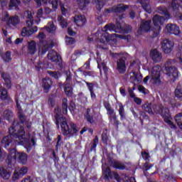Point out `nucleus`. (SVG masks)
<instances>
[{"instance_id":"27","label":"nucleus","mask_w":182,"mask_h":182,"mask_svg":"<svg viewBox=\"0 0 182 182\" xmlns=\"http://www.w3.org/2000/svg\"><path fill=\"white\" fill-rule=\"evenodd\" d=\"M20 22L19 17L17 16H11L7 21V25L9 26H16Z\"/></svg>"},{"instance_id":"43","label":"nucleus","mask_w":182,"mask_h":182,"mask_svg":"<svg viewBox=\"0 0 182 182\" xmlns=\"http://www.w3.org/2000/svg\"><path fill=\"white\" fill-rule=\"evenodd\" d=\"M58 21L60 22V25L63 28H67L68 27V21L65 20V18H63V16H58Z\"/></svg>"},{"instance_id":"64","label":"nucleus","mask_w":182,"mask_h":182,"mask_svg":"<svg viewBox=\"0 0 182 182\" xmlns=\"http://www.w3.org/2000/svg\"><path fill=\"white\" fill-rule=\"evenodd\" d=\"M21 182H33V179L31 176H27L26 178L22 180Z\"/></svg>"},{"instance_id":"26","label":"nucleus","mask_w":182,"mask_h":182,"mask_svg":"<svg viewBox=\"0 0 182 182\" xmlns=\"http://www.w3.org/2000/svg\"><path fill=\"white\" fill-rule=\"evenodd\" d=\"M0 177L4 180H9L11 178V171L3 167H0Z\"/></svg>"},{"instance_id":"3","label":"nucleus","mask_w":182,"mask_h":182,"mask_svg":"<svg viewBox=\"0 0 182 182\" xmlns=\"http://www.w3.org/2000/svg\"><path fill=\"white\" fill-rule=\"evenodd\" d=\"M109 32H122V26L120 23L117 24L116 26L114 24H107L104 27L102 32H97L96 35H100V38L97 39V42H100V43H106L110 41V35Z\"/></svg>"},{"instance_id":"59","label":"nucleus","mask_w":182,"mask_h":182,"mask_svg":"<svg viewBox=\"0 0 182 182\" xmlns=\"http://www.w3.org/2000/svg\"><path fill=\"white\" fill-rule=\"evenodd\" d=\"M132 26H129V25L126 24V25L124 26V32H126L127 33H129L132 32Z\"/></svg>"},{"instance_id":"15","label":"nucleus","mask_w":182,"mask_h":182,"mask_svg":"<svg viewBox=\"0 0 182 182\" xmlns=\"http://www.w3.org/2000/svg\"><path fill=\"white\" fill-rule=\"evenodd\" d=\"M28 173V168L26 166H23L18 169H16L14 175H13V180H18L19 177H23L25 174Z\"/></svg>"},{"instance_id":"20","label":"nucleus","mask_w":182,"mask_h":182,"mask_svg":"<svg viewBox=\"0 0 182 182\" xmlns=\"http://www.w3.org/2000/svg\"><path fill=\"white\" fill-rule=\"evenodd\" d=\"M150 56L154 62L156 63H159V62H161V59H163V55L160 53L157 49L152 50L151 51Z\"/></svg>"},{"instance_id":"50","label":"nucleus","mask_w":182,"mask_h":182,"mask_svg":"<svg viewBox=\"0 0 182 182\" xmlns=\"http://www.w3.org/2000/svg\"><path fill=\"white\" fill-rule=\"evenodd\" d=\"M97 63H98V69H100V70L102 69L105 73H106L107 71V66H106V63H105V62L100 63L99 61H97Z\"/></svg>"},{"instance_id":"10","label":"nucleus","mask_w":182,"mask_h":182,"mask_svg":"<svg viewBox=\"0 0 182 182\" xmlns=\"http://www.w3.org/2000/svg\"><path fill=\"white\" fill-rule=\"evenodd\" d=\"M18 117L19 118L20 123H21V124H23V123H25V124H26V132H25V136H26V133H27V136H26V137H29V136H30V137L31 138L32 136H34L36 138L35 134H33V135L29 134V132H31V127L32 126V123L29 121H26V117L25 116V114H23L22 112H20L18 114Z\"/></svg>"},{"instance_id":"34","label":"nucleus","mask_w":182,"mask_h":182,"mask_svg":"<svg viewBox=\"0 0 182 182\" xmlns=\"http://www.w3.org/2000/svg\"><path fill=\"white\" fill-rule=\"evenodd\" d=\"M70 80H72V75H70V73H67L66 80L64 83V90L73 89L72 85L70 84Z\"/></svg>"},{"instance_id":"28","label":"nucleus","mask_w":182,"mask_h":182,"mask_svg":"<svg viewBox=\"0 0 182 182\" xmlns=\"http://www.w3.org/2000/svg\"><path fill=\"white\" fill-rule=\"evenodd\" d=\"M1 77L4 79L5 82V85L6 86L7 89H11L12 84L11 82V76H9V74L6 73H1Z\"/></svg>"},{"instance_id":"24","label":"nucleus","mask_w":182,"mask_h":182,"mask_svg":"<svg viewBox=\"0 0 182 182\" xmlns=\"http://www.w3.org/2000/svg\"><path fill=\"white\" fill-rule=\"evenodd\" d=\"M139 4H141L143 9L148 14H151V6H150V0H137Z\"/></svg>"},{"instance_id":"40","label":"nucleus","mask_w":182,"mask_h":182,"mask_svg":"<svg viewBox=\"0 0 182 182\" xmlns=\"http://www.w3.org/2000/svg\"><path fill=\"white\" fill-rule=\"evenodd\" d=\"M1 58L4 60V62H11L12 60V57L11 55V52L6 51V53L1 54Z\"/></svg>"},{"instance_id":"47","label":"nucleus","mask_w":182,"mask_h":182,"mask_svg":"<svg viewBox=\"0 0 182 182\" xmlns=\"http://www.w3.org/2000/svg\"><path fill=\"white\" fill-rule=\"evenodd\" d=\"M18 5H21V0H10L9 8H17Z\"/></svg>"},{"instance_id":"45","label":"nucleus","mask_w":182,"mask_h":182,"mask_svg":"<svg viewBox=\"0 0 182 182\" xmlns=\"http://www.w3.org/2000/svg\"><path fill=\"white\" fill-rule=\"evenodd\" d=\"M35 13L29 11V10H26L24 12V16L26 18V19H29L30 21H33V14Z\"/></svg>"},{"instance_id":"17","label":"nucleus","mask_w":182,"mask_h":182,"mask_svg":"<svg viewBox=\"0 0 182 182\" xmlns=\"http://www.w3.org/2000/svg\"><path fill=\"white\" fill-rule=\"evenodd\" d=\"M166 29L168 33H172L173 35H180L181 31H180V28L176 24H167L166 26Z\"/></svg>"},{"instance_id":"60","label":"nucleus","mask_w":182,"mask_h":182,"mask_svg":"<svg viewBox=\"0 0 182 182\" xmlns=\"http://www.w3.org/2000/svg\"><path fill=\"white\" fill-rule=\"evenodd\" d=\"M59 3V0H53L51 2V5L53 8V9H58V4Z\"/></svg>"},{"instance_id":"61","label":"nucleus","mask_w":182,"mask_h":182,"mask_svg":"<svg viewBox=\"0 0 182 182\" xmlns=\"http://www.w3.org/2000/svg\"><path fill=\"white\" fill-rule=\"evenodd\" d=\"M102 140L104 141V143H106L107 141V133L103 132L102 134Z\"/></svg>"},{"instance_id":"38","label":"nucleus","mask_w":182,"mask_h":182,"mask_svg":"<svg viewBox=\"0 0 182 182\" xmlns=\"http://www.w3.org/2000/svg\"><path fill=\"white\" fill-rule=\"evenodd\" d=\"M171 6L173 11H177L178 6H182V0H173Z\"/></svg>"},{"instance_id":"9","label":"nucleus","mask_w":182,"mask_h":182,"mask_svg":"<svg viewBox=\"0 0 182 182\" xmlns=\"http://www.w3.org/2000/svg\"><path fill=\"white\" fill-rule=\"evenodd\" d=\"M102 171L105 180H112L113 177L118 181L120 182V176L115 171H110V168L102 166Z\"/></svg>"},{"instance_id":"19","label":"nucleus","mask_w":182,"mask_h":182,"mask_svg":"<svg viewBox=\"0 0 182 182\" xmlns=\"http://www.w3.org/2000/svg\"><path fill=\"white\" fill-rule=\"evenodd\" d=\"M130 80L132 83H140L143 80V75L140 73L134 72V70L130 73Z\"/></svg>"},{"instance_id":"39","label":"nucleus","mask_w":182,"mask_h":182,"mask_svg":"<svg viewBox=\"0 0 182 182\" xmlns=\"http://www.w3.org/2000/svg\"><path fill=\"white\" fill-rule=\"evenodd\" d=\"M175 122L178 124L179 129L182 130V113H178L175 116Z\"/></svg>"},{"instance_id":"22","label":"nucleus","mask_w":182,"mask_h":182,"mask_svg":"<svg viewBox=\"0 0 182 182\" xmlns=\"http://www.w3.org/2000/svg\"><path fill=\"white\" fill-rule=\"evenodd\" d=\"M166 114L163 115V119L166 123L169 124L171 129H176V124L171 122V115L170 114V111L168 109H166Z\"/></svg>"},{"instance_id":"31","label":"nucleus","mask_w":182,"mask_h":182,"mask_svg":"<svg viewBox=\"0 0 182 182\" xmlns=\"http://www.w3.org/2000/svg\"><path fill=\"white\" fill-rule=\"evenodd\" d=\"M2 117L9 122H11L14 118V112L9 109H6L1 114Z\"/></svg>"},{"instance_id":"55","label":"nucleus","mask_w":182,"mask_h":182,"mask_svg":"<svg viewBox=\"0 0 182 182\" xmlns=\"http://www.w3.org/2000/svg\"><path fill=\"white\" fill-rule=\"evenodd\" d=\"M153 167V165L150 164V163L149 162H146L144 164V166H143V170L144 171H147V170H150L151 168Z\"/></svg>"},{"instance_id":"18","label":"nucleus","mask_w":182,"mask_h":182,"mask_svg":"<svg viewBox=\"0 0 182 182\" xmlns=\"http://www.w3.org/2000/svg\"><path fill=\"white\" fill-rule=\"evenodd\" d=\"M153 114L156 113V114H161L163 117V115H166V110H168V108H164L163 105H155L153 104Z\"/></svg>"},{"instance_id":"16","label":"nucleus","mask_w":182,"mask_h":182,"mask_svg":"<svg viewBox=\"0 0 182 182\" xmlns=\"http://www.w3.org/2000/svg\"><path fill=\"white\" fill-rule=\"evenodd\" d=\"M42 87L45 90L46 93H48L49 90H50V87L53 85V81L49 77H46L45 78L42 79Z\"/></svg>"},{"instance_id":"52","label":"nucleus","mask_w":182,"mask_h":182,"mask_svg":"<svg viewBox=\"0 0 182 182\" xmlns=\"http://www.w3.org/2000/svg\"><path fill=\"white\" fill-rule=\"evenodd\" d=\"M119 115L122 117V119H124V107H123V105H122V104L119 105Z\"/></svg>"},{"instance_id":"48","label":"nucleus","mask_w":182,"mask_h":182,"mask_svg":"<svg viewBox=\"0 0 182 182\" xmlns=\"http://www.w3.org/2000/svg\"><path fill=\"white\" fill-rule=\"evenodd\" d=\"M48 75L51 76V77H54V79H59L60 76V72H56V71H48Z\"/></svg>"},{"instance_id":"42","label":"nucleus","mask_w":182,"mask_h":182,"mask_svg":"<svg viewBox=\"0 0 182 182\" xmlns=\"http://www.w3.org/2000/svg\"><path fill=\"white\" fill-rule=\"evenodd\" d=\"M175 96L180 100H182V90L180 85H178L176 89L175 90Z\"/></svg>"},{"instance_id":"2","label":"nucleus","mask_w":182,"mask_h":182,"mask_svg":"<svg viewBox=\"0 0 182 182\" xmlns=\"http://www.w3.org/2000/svg\"><path fill=\"white\" fill-rule=\"evenodd\" d=\"M55 124L59 129V124L61 126V130L64 136H75L77 132H79V128L73 122H70V125L68 124L66 122V118L60 117V108L57 107L54 109Z\"/></svg>"},{"instance_id":"51","label":"nucleus","mask_w":182,"mask_h":182,"mask_svg":"<svg viewBox=\"0 0 182 182\" xmlns=\"http://www.w3.org/2000/svg\"><path fill=\"white\" fill-rule=\"evenodd\" d=\"M97 143H99V138L97 137V136H96L91 145L90 151H93V150H96V146H97Z\"/></svg>"},{"instance_id":"58","label":"nucleus","mask_w":182,"mask_h":182,"mask_svg":"<svg viewBox=\"0 0 182 182\" xmlns=\"http://www.w3.org/2000/svg\"><path fill=\"white\" fill-rule=\"evenodd\" d=\"M64 92H65L66 96L70 97V96H72V95H73V88L64 90Z\"/></svg>"},{"instance_id":"37","label":"nucleus","mask_w":182,"mask_h":182,"mask_svg":"<svg viewBox=\"0 0 182 182\" xmlns=\"http://www.w3.org/2000/svg\"><path fill=\"white\" fill-rule=\"evenodd\" d=\"M85 117L89 123H95V119H93V114L92 113V109L90 108L87 109Z\"/></svg>"},{"instance_id":"46","label":"nucleus","mask_w":182,"mask_h":182,"mask_svg":"<svg viewBox=\"0 0 182 182\" xmlns=\"http://www.w3.org/2000/svg\"><path fill=\"white\" fill-rule=\"evenodd\" d=\"M96 4V9L97 11H100L102 8L105 6V1L104 0H95Z\"/></svg>"},{"instance_id":"49","label":"nucleus","mask_w":182,"mask_h":182,"mask_svg":"<svg viewBox=\"0 0 182 182\" xmlns=\"http://www.w3.org/2000/svg\"><path fill=\"white\" fill-rule=\"evenodd\" d=\"M97 63H98V69H100V70L102 69L105 73H106L107 71V66H106V63H105V62L100 63L99 61H97Z\"/></svg>"},{"instance_id":"41","label":"nucleus","mask_w":182,"mask_h":182,"mask_svg":"<svg viewBox=\"0 0 182 182\" xmlns=\"http://www.w3.org/2000/svg\"><path fill=\"white\" fill-rule=\"evenodd\" d=\"M161 31V27L154 28L151 34V38H157V36L160 35Z\"/></svg>"},{"instance_id":"5","label":"nucleus","mask_w":182,"mask_h":182,"mask_svg":"<svg viewBox=\"0 0 182 182\" xmlns=\"http://www.w3.org/2000/svg\"><path fill=\"white\" fill-rule=\"evenodd\" d=\"M111 56L113 58H117L116 61L117 63V70L119 73L120 75H124L126 73V70H127V67L126 66V60H127V54H119L117 53H111Z\"/></svg>"},{"instance_id":"56","label":"nucleus","mask_w":182,"mask_h":182,"mask_svg":"<svg viewBox=\"0 0 182 182\" xmlns=\"http://www.w3.org/2000/svg\"><path fill=\"white\" fill-rule=\"evenodd\" d=\"M113 36H115V38H119V39H129V35L124 36L123 34L114 33Z\"/></svg>"},{"instance_id":"63","label":"nucleus","mask_w":182,"mask_h":182,"mask_svg":"<svg viewBox=\"0 0 182 182\" xmlns=\"http://www.w3.org/2000/svg\"><path fill=\"white\" fill-rule=\"evenodd\" d=\"M48 105L51 106V107H53L55 106V100H53V98L50 97L48 99Z\"/></svg>"},{"instance_id":"7","label":"nucleus","mask_w":182,"mask_h":182,"mask_svg":"<svg viewBox=\"0 0 182 182\" xmlns=\"http://www.w3.org/2000/svg\"><path fill=\"white\" fill-rule=\"evenodd\" d=\"M160 72H161V67L159 65L153 67L151 71V82L154 85H160L161 80H160Z\"/></svg>"},{"instance_id":"6","label":"nucleus","mask_w":182,"mask_h":182,"mask_svg":"<svg viewBox=\"0 0 182 182\" xmlns=\"http://www.w3.org/2000/svg\"><path fill=\"white\" fill-rule=\"evenodd\" d=\"M165 74L168 76L169 80L174 82L178 77V70L173 66V60H168L165 64Z\"/></svg>"},{"instance_id":"11","label":"nucleus","mask_w":182,"mask_h":182,"mask_svg":"<svg viewBox=\"0 0 182 182\" xmlns=\"http://www.w3.org/2000/svg\"><path fill=\"white\" fill-rule=\"evenodd\" d=\"M173 48H174V42L167 38L162 40L161 48L164 53H171Z\"/></svg>"},{"instance_id":"33","label":"nucleus","mask_w":182,"mask_h":182,"mask_svg":"<svg viewBox=\"0 0 182 182\" xmlns=\"http://www.w3.org/2000/svg\"><path fill=\"white\" fill-rule=\"evenodd\" d=\"M45 29L48 33H55L56 31V26L53 23V21H50L45 27Z\"/></svg>"},{"instance_id":"14","label":"nucleus","mask_w":182,"mask_h":182,"mask_svg":"<svg viewBox=\"0 0 182 182\" xmlns=\"http://www.w3.org/2000/svg\"><path fill=\"white\" fill-rule=\"evenodd\" d=\"M151 29V20H142L139 32H149Z\"/></svg>"},{"instance_id":"23","label":"nucleus","mask_w":182,"mask_h":182,"mask_svg":"<svg viewBox=\"0 0 182 182\" xmlns=\"http://www.w3.org/2000/svg\"><path fill=\"white\" fill-rule=\"evenodd\" d=\"M74 22L77 26H83L86 23V17L82 14L75 15Z\"/></svg>"},{"instance_id":"12","label":"nucleus","mask_w":182,"mask_h":182,"mask_svg":"<svg viewBox=\"0 0 182 182\" xmlns=\"http://www.w3.org/2000/svg\"><path fill=\"white\" fill-rule=\"evenodd\" d=\"M128 8L129 6L119 4H117V6H114L111 9H105V12H107V14H112V12H114L115 14H123L126 9H128Z\"/></svg>"},{"instance_id":"30","label":"nucleus","mask_w":182,"mask_h":182,"mask_svg":"<svg viewBox=\"0 0 182 182\" xmlns=\"http://www.w3.org/2000/svg\"><path fill=\"white\" fill-rule=\"evenodd\" d=\"M17 160L18 163L21 164H26V161H28V155L25 153H17Z\"/></svg>"},{"instance_id":"57","label":"nucleus","mask_w":182,"mask_h":182,"mask_svg":"<svg viewBox=\"0 0 182 182\" xmlns=\"http://www.w3.org/2000/svg\"><path fill=\"white\" fill-rule=\"evenodd\" d=\"M90 92H93V87L95 86V83L94 82H85Z\"/></svg>"},{"instance_id":"53","label":"nucleus","mask_w":182,"mask_h":182,"mask_svg":"<svg viewBox=\"0 0 182 182\" xmlns=\"http://www.w3.org/2000/svg\"><path fill=\"white\" fill-rule=\"evenodd\" d=\"M65 43L67 45H73L75 43V38L72 37H66L65 38Z\"/></svg>"},{"instance_id":"25","label":"nucleus","mask_w":182,"mask_h":182,"mask_svg":"<svg viewBox=\"0 0 182 182\" xmlns=\"http://www.w3.org/2000/svg\"><path fill=\"white\" fill-rule=\"evenodd\" d=\"M111 166L114 168H117L118 170H124L126 169V164L120 161H112L111 162Z\"/></svg>"},{"instance_id":"8","label":"nucleus","mask_w":182,"mask_h":182,"mask_svg":"<svg viewBox=\"0 0 182 182\" xmlns=\"http://www.w3.org/2000/svg\"><path fill=\"white\" fill-rule=\"evenodd\" d=\"M47 58L48 60L56 63L58 66H62V57L60 56V54L54 50H51L48 52Z\"/></svg>"},{"instance_id":"44","label":"nucleus","mask_w":182,"mask_h":182,"mask_svg":"<svg viewBox=\"0 0 182 182\" xmlns=\"http://www.w3.org/2000/svg\"><path fill=\"white\" fill-rule=\"evenodd\" d=\"M62 108H63V114H68V98L63 99Z\"/></svg>"},{"instance_id":"32","label":"nucleus","mask_w":182,"mask_h":182,"mask_svg":"<svg viewBox=\"0 0 182 182\" xmlns=\"http://www.w3.org/2000/svg\"><path fill=\"white\" fill-rule=\"evenodd\" d=\"M142 109L149 114H153V103L146 102L142 105Z\"/></svg>"},{"instance_id":"13","label":"nucleus","mask_w":182,"mask_h":182,"mask_svg":"<svg viewBox=\"0 0 182 182\" xmlns=\"http://www.w3.org/2000/svg\"><path fill=\"white\" fill-rule=\"evenodd\" d=\"M17 157L18 152H16V150H15V149H13L11 151H9L7 159L6 160L7 164L9 166H12V164H15Z\"/></svg>"},{"instance_id":"54","label":"nucleus","mask_w":182,"mask_h":182,"mask_svg":"<svg viewBox=\"0 0 182 182\" xmlns=\"http://www.w3.org/2000/svg\"><path fill=\"white\" fill-rule=\"evenodd\" d=\"M21 36H31V34H29V31H28L26 27L23 28L21 31Z\"/></svg>"},{"instance_id":"29","label":"nucleus","mask_w":182,"mask_h":182,"mask_svg":"<svg viewBox=\"0 0 182 182\" xmlns=\"http://www.w3.org/2000/svg\"><path fill=\"white\" fill-rule=\"evenodd\" d=\"M36 50V42L33 41L28 42V53H30V55H35Z\"/></svg>"},{"instance_id":"1","label":"nucleus","mask_w":182,"mask_h":182,"mask_svg":"<svg viewBox=\"0 0 182 182\" xmlns=\"http://www.w3.org/2000/svg\"><path fill=\"white\" fill-rule=\"evenodd\" d=\"M9 135L4 136L1 140V146L5 149L9 147V144L14 140L16 144H21L26 141H31L33 146L36 144V138L35 136H28L26 137L25 135V127L20 125L19 123L14 122L13 125L9 129Z\"/></svg>"},{"instance_id":"4","label":"nucleus","mask_w":182,"mask_h":182,"mask_svg":"<svg viewBox=\"0 0 182 182\" xmlns=\"http://www.w3.org/2000/svg\"><path fill=\"white\" fill-rule=\"evenodd\" d=\"M156 11L158 14L164 15V17L156 14L153 17L152 21L155 28H161V25L164 23V20L170 18V14L168 13V11H167V9L162 6L158 7Z\"/></svg>"},{"instance_id":"62","label":"nucleus","mask_w":182,"mask_h":182,"mask_svg":"<svg viewBox=\"0 0 182 182\" xmlns=\"http://www.w3.org/2000/svg\"><path fill=\"white\" fill-rule=\"evenodd\" d=\"M35 32H38L37 26H34L29 30V35H32L33 33H35Z\"/></svg>"},{"instance_id":"35","label":"nucleus","mask_w":182,"mask_h":182,"mask_svg":"<svg viewBox=\"0 0 182 182\" xmlns=\"http://www.w3.org/2000/svg\"><path fill=\"white\" fill-rule=\"evenodd\" d=\"M0 99L1 100H8L9 99L8 91L3 87H0Z\"/></svg>"},{"instance_id":"21","label":"nucleus","mask_w":182,"mask_h":182,"mask_svg":"<svg viewBox=\"0 0 182 182\" xmlns=\"http://www.w3.org/2000/svg\"><path fill=\"white\" fill-rule=\"evenodd\" d=\"M52 48V45L48 42L41 43L38 48V53L41 55H45L49 49Z\"/></svg>"},{"instance_id":"36","label":"nucleus","mask_w":182,"mask_h":182,"mask_svg":"<svg viewBox=\"0 0 182 182\" xmlns=\"http://www.w3.org/2000/svg\"><path fill=\"white\" fill-rule=\"evenodd\" d=\"M78 6L81 11L86 9V5L90 3V0H77Z\"/></svg>"}]
</instances>
